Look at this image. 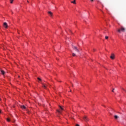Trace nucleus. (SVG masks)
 I'll list each match as a JSON object with an SVG mask.
<instances>
[{
	"instance_id": "1",
	"label": "nucleus",
	"mask_w": 126,
	"mask_h": 126,
	"mask_svg": "<svg viewBox=\"0 0 126 126\" xmlns=\"http://www.w3.org/2000/svg\"><path fill=\"white\" fill-rule=\"evenodd\" d=\"M118 32L119 33H121V32H125L126 29L124 27H121L120 29H118Z\"/></svg>"
},
{
	"instance_id": "2",
	"label": "nucleus",
	"mask_w": 126,
	"mask_h": 126,
	"mask_svg": "<svg viewBox=\"0 0 126 126\" xmlns=\"http://www.w3.org/2000/svg\"><path fill=\"white\" fill-rule=\"evenodd\" d=\"M73 48L74 51H75L77 53H79V50L77 49V47L73 46Z\"/></svg>"
},
{
	"instance_id": "3",
	"label": "nucleus",
	"mask_w": 126,
	"mask_h": 126,
	"mask_svg": "<svg viewBox=\"0 0 126 126\" xmlns=\"http://www.w3.org/2000/svg\"><path fill=\"white\" fill-rule=\"evenodd\" d=\"M3 27H4V28H7L8 27L7 24L6 22H4L3 24Z\"/></svg>"
},
{
	"instance_id": "4",
	"label": "nucleus",
	"mask_w": 126,
	"mask_h": 126,
	"mask_svg": "<svg viewBox=\"0 0 126 126\" xmlns=\"http://www.w3.org/2000/svg\"><path fill=\"white\" fill-rule=\"evenodd\" d=\"M83 119L84 120V121H85V122H88V121H89V119H88V118H87V116H84V118H83Z\"/></svg>"
},
{
	"instance_id": "5",
	"label": "nucleus",
	"mask_w": 126,
	"mask_h": 126,
	"mask_svg": "<svg viewBox=\"0 0 126 126\" xmlns=\"http://www.w3.org/2000/svg\"><path fill=\"white\" fill-rule=\"evenodd\" d=\"M48 14H49L50 16L51 17H52L53 16V13L51 11H49L48 12Z\"/></svg>"
},
{
	"instance_id": "6",
	"label": "nucleus",
	"mask_w": 126,
	"mask_h": 126,
	"mask_svg": "<svg viewBox=\"0 0 126 126\" xmlns=\"http://www.w3.org/2000/svg\"><path fill=\"white\" fill-rule=\"evenodd\" d=\"M21 108H22L23 110H25L26 109V107L24 105H21Z\"/></svg>"
},
{
	"instance_id": "7",
	"label": "nucleus",
	"mask_w": 126,
	"mask_h": 126,
	"mask_svg": "<svg viewBox=\"0 0 126 126\" xmlns=\"http://www.w3.org/2000/svg\"><path fill=\"white\" fill-rule=\"evenodd\" d=\"M110 58H111L112 60H114V58H115V55H114L113 54H112V56H110Z\"/></svg>"
},
{
	"instance_id": "8",
	"label": "nucleus",
	"mask_w": 126,
	"mask_h": 126,
	"mask_svg": "<svg viewBox=\"0 0 126 126\" xmlns=\"http://www.w3.org/2000/svg\"><path fill=\"white\" fill-rule=\"evenodd\" d=\"M0 72H1V74H2V75H4V74H5V72H4V70L1 69V70H0Z\"/></svg>"
},
{
	"instance_id": "9",
	"label": "nucleus",
	"mask_w": 126,
	"mask_h": 126,
	"mask_svg": "<svg viewBox=\"0 0 126 126\" xmlns=\"http://www.w3.org/2000/svg\"><path fill=\"white\" fill-rule=\"evenodd\" d=\"M42 84V87L45 89H46V87H47V85L46 84Z\"/></svg>"
},
{
	"instance_id": "10",
	"label": "nucleus",
	"mask_w": 126,
	"mask_h": 126,
	"mask_svg": "<svg viewBox=\"0 0 126 126\" xmlns=\"http://www.w3.org/2000/svg\"><path fill=\"white\" fill-rule=\"evenodd\" d=\"M71 3H73L74 4H76V0H74V1H72Z\"/></svg>"
},
{
	"instance_id": "11",
	"label": "nucleus",
	"mask_w": 126,
	"mask_h": 126,
	"mask_svg": "<svg viewBox=\"0 0 126 126\" xmlns=\"http://www.w3.org/2000/svg\"><path fill=\"white\" fill-rule=\"evenodd\" d=\"M114 118H115V119H117L118 118V116L117 115H115Z\"/></svg>"
},
{
	"instance_id": "12",
	"label": "nucleus",
	"mask_w": 126,
	"mask_h": 126,
	"mask_svg": "<svg viewBox=\"0 0 126 126\" xmlns=\"http://www.w3.org/2000/svg\"><path fill=\"white\" fill-rule=\"evenodd\" d=\"M7 121L8 122H10V119L9 118H7Z\"/></svg>"
},
{
	"instance_id": "13",
	"label": "nucleus",
	"mask_w": 126,
	"mask_h": 126,
	"mask_svg": "<svg viewBox=\"0 0 126 126\" xmlns=\"http://www.w3.org/2000/svg\"><path fill=\"white\" fill-rule=\"evenodd\" d=\"M57 112L59 113V114H61V111H60V110H57Z\"/></svg>"
},
{
	"instance_id": "14",
	"label": "nucleus",
	"mask_w": 126,
	"mask_h": 126,
	"mask_svg": "<svg viewBox=\"0 0 126 126\" xmlns=\"http://www.w3.org/2000/svg\"><path fill=\"white\" fill-rule=\"evenodd\" d=\"M10 0V3H13V1L14 0Z\"/></svg>"
},
{
	"instance_id": "15",
	"label": "nucleus",
	"mask_w": 126,
	"mask_h": 126,
	"mask_svg": "<svg viewBox=\"0 0 126 126\" xmlns=\"http://www.w3.org/2000/svg\"><path fill=\"white\" fill-rule=\"evenodd\" d=\"M73 57H75L76 56L75 53H72Z\"/></svg>"
},
{
	"instance_id": "16",
	"label": "nucleus",
	"mask_w": 126,
	"mask_h": 126,
	"mask_svg": "<svg viewBox=\"0 0 126 126\" xmlns=\"http://www.w3.org/2000/svg\"><path fill=\"white\" fill-rule=\"evenodd\" d=\"M37 79H38V80H39V81H41V79L40 78H37Z\"/></svg>"
},
{
	"instance_id": "17",
	"label": "nucleus",
	"mask_w": 126,
	"mask_h": 126,
	"mask_svg": "<svg viewBox=\"0 0 126 126\" xmlns=\"http://www.w3.org/2000/svg\"><path fill=\"white\" fill-rule=\"evenodd\" d=\"M60 108L62 110H63V108L61 107V106H60Z\"/></svg>"
},
{
	"instance_id": "18",
	"label": "nucleus",
	"mask_w": 126,
	"mask_h": 126,
	"mask_svg": "<svg viewBox=\"0 0 126 126\" xmlns=\"http://www.w3.org/2000/svg\"><path fill=\"white\" fill-rule=\"evenodd\" d=\"M105 39H108V36H105Z\"/></svg>"
},
{
	"instance_id": "19",
	"label": "nucleus",
	"mask_w": 126,
	"mask_h": 126,
	"mask_svg": "<svg viewBox=\"0 0 126 126\" xmlns=\"http://www.w3.org/2000/svg\"><path fill=\"white\" fill-rule=\"evenodd\" d=\"M114 90H115V89H114V88L113 89V90H112V92H113V93H114Z\"/></svg>"
},
{
	"instance_id": "20",
	"label": "nucleus",
	"mask_w": 126,
	"mask_h": 126,
	"mask_svg": "<svg viewBox=\"0 0 126 126\" xmlns=\"http://www.w3.org/2000/svg\"><path fill=\"white\" fill-rule=\"evenodd\" d=\"M76 126H80V125H78V124H76Z\"/></svg>"
},
{
	"instance_id": "21",
	"label": "nucleus",
	"mask_w": 126,
	"mask_h": 126,
	"mask_svg": "<svg viewBox=\"0 0 126 126\" xmlns=\"http://www.w3.org/2000/svg\"><path fill=\"white\" fill-rule=\"evenodd\" d=\"M123 90L126 93V91L124 89H123Z\"/></svg>"
},
{
	"instance_id": "22",
	"label": "nucleus",
	"mask_w": 126,
	"mask_h": 126,
	"mask_svg": "<svg viewBox=\"0 0 126 126\" xmlns=\"http://www.w3.org/2000/svg\"><path fill=\"white\" fill-rule=\"evenodd\" d=\"M94 0H91V1L93 2Z\"/></svg>"
},
{
	"instance_id": "23",
	"label": "nucleus",
	"mask_w": 126,
	"mask_h": 126,
	"mask_svg": "<svg viewBox=\"0 0 126 126\" xmlns=\"http://www.w3.org/2000/svg\"><path fill=\"white\" fill-rule=\"evenodd\" d=\"M0 113H1V110L0 109Z\"/></svg>"
},
{
	"instance_id": "24",
	"label": "nucleus",
	"mask_w": 126,
	"mask_h": 126,
	"mask_svg": "<svg viewBox=\"0 0 126 126\" xmlns=\"http://www.w3.org/2000/svg\"><path fill=\"white\" fill-rule=\"evenodd\" d=\"M27 2H29V1L28 0H27Z\"/></svg>"
}]
</instances>
